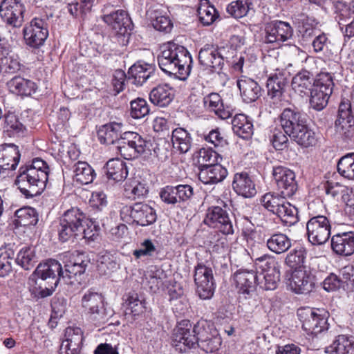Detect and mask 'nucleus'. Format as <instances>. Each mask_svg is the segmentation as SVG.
<instances>
[{"label":"nucleus","instance_id":"18","mask_svg":"<svg viewBox=\"0 0 354 354\" xmlns=\"http://www.w3.org/2000/svg\"><path fill=\"white\" fill-rule=\"evenodd\" d=\"M272 175L281 195L290 197L295 194L297 184L293 171L283 166H277L273 168Z\"/></svg>","mask_w":354,"mask_h":354},{"label":"nucleus","instance_id":"27","mask_svg":"<svg viewBox=\"0 0 354 354\" xmlns=\"http://www.w3.org/2000/svg\"><path fill=\"white\" fill-rule=\"evenodd\" d=\"M20 160L18 147L14 144L0 145V174L6 170H15Z\"/></svg>","mask_w":354,"mask_h":354},{"label":"nucleus","instance_id":"26","mask_svg":"<svg viewBox=\"0 0 354 354\" xmlns=\"http://www.w3.org/2000/svg\"><path fill=\"white\" fill-rule=\"evenodd\" d=\"M331 248L337 255L348 257L354 253V232L337 233L331 237Z\"/></svg>","mask_w":354,"mask_h":354},{"label":"nucleus","instance_id":"34","mask_svg":"<svg viewBox=\"0 0 354 354\" xmlns=\"http://www.w3.org/2000/svg\"><path fill=\"white\" fill-rule=\"evenodd\" d=\"M64 336L62 346H65L71 352L69 354L79 353L84 339L82 329L79 327L69 326L65 329Z\"/></svg>","mask_w":354,"mask_h":354},{"label":"nucleus","instance_id":"57","mask_svg":"<svg viewBox=\"0 0 354 354\" xmlns=\"http://www.w3.org/2000/svg\"><path fill=\"white\" fill-rule=\"evenodd\" d=\"M4 131L12 133V136H21L24 133L25 127L21 123L17 115L10 113L5 117Z\"/></svg>","mask_w":354,"mask_h":354},{"label":"nucleus","instance_id":"31","mask_svg":"<svg viewBox=\"0 0 354 354\" xmlns=\"http://www.w3.org/2000/svg\"><path fill=\"white\" fill-rule=\"evenodd\" d=\"M227 175V169L218 163L199 169L198 178L206 185L216 184L223 181Z\"/></svg>","mask_w":354,"mask_h":354},{"label":"nucleus","instance_id":"60","mask_svg":"<svg viewBox=\"0 0 354 354\" xmlns=\"http://www.w3.org/2000/svg\"><path fill=\"white\" fill-rule=\"evenodd\" d=\"M288 136L283 131L275 129L272 135L271 142L277 150H283L288 147Z\"/></svg>","mask_w":354,"mask_h":354},{"label":"nucleus","instance_id":"38","mask_svg":"<svg viewBox=\"0 0 354 354\" xmlns=\"http://www.w3.org/2000/svg\"><path fill=\"white\" fill-rule=\"evenodd\" d=\"M121 127V123L115 122L102 125L97 131V137L100 142L107 145L118 143Z\"/></svg>","mask_w":354,"mask_h":354},{"label":"nucleus","instance_id":"49","mask_svg":"<svg viewBox=\"0 0 354 354\" xmlns=\"http://www.w3.org/2000/svg\"><path fill=\"white\" fill-rule=\"evenodd\" d=\"M15 223L20 226L35 225L38 221L36 210L30 207H24L15 213Z\"/></svg>","mask_w":354,"mask_h":354},{"label":"nucleus","instance_id":"44","mask_svg":"<svg viewBox=\"0 0 354 354\" xmlns=\"http://www.w3.org/2000/svg\"><path fill=\"white\" fill-rule=\"evenodd\" d=\"M21 66L19 57L14 51L0 57V73L3 75L15 73Z\"/></svg>","mask_w":354,"mask_h":354},{"label":"nucleus","instance_id":"43","mask_svg":"<svg viewBox=\"0 0 354 354\" xmlns=\"http://www.w3.org/2000/svg\"><path fill=\"white\" fill-rule=\"evenodd\" d=\"M290 137L304 147L314 146L317 142L315 133L308 127L306 122L295 130Z\"/></svg>","mask_w":354,"mask_h":354},{"label":"nucleus","instance_id":"39","mask_svg":"<svg viewBox=\"0 0 354 354\" xmlns=\"http://www.w3.org/2000/svg\"><path fill=\"white\" fill-rule=\"evenodd\" d=\"M147 15L151 20L153 27L158 31L168 33L173 28V24L168 16L163 15L162 11L158 8H150Z\"/></svg>","mask_w":354,"mask_h":354},{"label":"nucleus","instance_id":"17","mask_svg":"<svg viewBox=\"0 0 354 354\" xmlns=\"http://www.w3.org/2000/svg\"><path fill=\"white\" fill-rule=\"evenodd\" d=\"M48 28L46 19L37 17L32 19L23 30L26 44L34 48L41 46L48 36Z\"/></svg>","mask_w":354,"mask_h":354},{"label":"nucleus","instance_id":"61","mask_svg":"<svg viewBox=\"0 0 354 354\" xmlns=\"http://www.w3.org/2000/svg\"><path fill=\"white\" fill-rule=\"evenodd\" d=\"M203 104L207 109L214 112L223 106L221 96L216 93H212L204 97Z\"/></svg>","mask_w":354,"mask_h":354},{"label":"nucleus","instance_id":"45","mask_svg":"<svg viewBox=\"0 0 354 354\" xmlns=\"http://www.w3.org/2000/svg\"><path fill=\"white\" fill-rule=\"evenodd\" d=\"M171 142L174 148L180 153H187L192 145L190 133L183 128H176L172 131Z\"/></svg>","mask_w":354,"mask_h":354},{"label":"nucleus","instance_id":"47","mask_svg":"<svg viewBox=\"0 0 354 354\" xmlns=\"http://www.w3.org/2000/svg\"><path fill=\"white\" fill-rule=\"evenodd\" d=\"M119 267L117 257L113 254L104 252L99 255L97 261V269L102 275H109Z\"/></svg>","mask_w":354,"mask_h":354},{"label":"nucleus","instance_id":"24","mask_svg":"<svg viewBox=\"0 0 354 354\" xmlns=\"http://www.w3.org/2000/svg\"><path fill=\"white\" fill-rule=\"evenodd\" d=\"M258 277L254 270H240L235 272L234 275V281L238 292L242 295L243 297L247 296L255 290L257 286Z\"/></svg>","mask_w":354,"mask_h":354},{"label":"nucleus","instance_id":"42","mask_svg":"<svg viewBox=\"0 0 354 354\" xmlns=\"http://www.w3.org/2000/svg\"><path fill=\"white\" fill-rule=\"evenodd\" d=\"M232 125L234 133L241 138L247 139L253 133L252 122L245 114H236Z\"/></svg>","mask_w":354,"mask_h":354},{"label":"nucleus","instance_id":"25","mask_svg":"<svg viewBox=\"0 0 354 354\" xmlns=\"http://www.w3.org/2000/svg\"><path fill=\"white\" fill-rule=\"evenodd\" d=\"M279 122L283 130L290 136L306 120L297 109L286 108L281 113Z\"/></svg>","mask_w":354,"mask_h":354},{"label":"nucleus","instance_id":"41","mask_svg":"<svg viewBox=\"0 0 354 354\" xmlns=\"http://www.w3.org/2000/svg\"><path fill=\"white\" fill-rule=\"evenodd\" d=\"M291 240L283 233L272 234L266 240L268 249L277 254H281L288 251L291 247Z\"/></svg>","mask_w":354,"mask_h":354},{"label":"nucleus","instance_id":"10","mask_svg":"<svg viewBox=\"0 0 354 354\" xmlns=\"http://www.w3.org/2000/svg\"><path fill=\"white\" fill-rule=\"evenodd\" d=\"M334 86L333 76L330 73L322 72L315 81V85L310 91V105L317 111L323 110L328 104Z\"/></svg>","mask_w":354,"mask_h":354},{"label":"nucleus","instance_id":"28","mask_svg":"<svg viewBox=\"0 0 354 354\" xmlns=\"http://www.w3.org/2000/svg\"><path fill=\"white\" fill-rule=\"evenodd\" d=\"M103 20L120 35H124L127 33V28H130L131 19L123 10H117L104 15Z\"/></svg>","mask_w":354,"mask_h":354},{"label":"nucleus","instance_id":"51","mask_svg":"<svg viewBox=\"0 0 354 354\" xmlns=\"http://www.w3.org/2000/svg\"><path fill=\"white\" fill-rule=\"evenodd\" d=\"M152 72V67L150 64L142 61L134 63V86H142L151 77Z\"/></svg>","mask_w":354,"mask_h":354},{"label":"nucleus","instance_id":"15","mask_svg":"<svg viewBox=\"0 0 354 354\" xmlns=\"http://www.w3.org/2000/svg\"><path fill=\"white\" fill-rule=\"evenodd\" d=\"M306 230L308 241L312 244L322 245L330 236V222L325 216L315 215L307 222Z\"/></svg>","mask_w":354,"mask_h":354},{"label":"nucleus","instance_id":"46","mask_svg":"<svg viewBox=\"0 0 354 354\" xmlns=\"http://www.w3.org/2000/svg\"><path fill=\"white\" fill-rule=\"evenodd\" d=\"M74 180L82 185L93 182L95 176L94 170L86 162L79 161L73 166Z\"/></svg>","mask_w":354,"mask_h":354},{"label":"nucleus","instance_id":"11","mask_svg":"<svg viewBox=\"0 0 354 354\" xmlns=\"http://www.w3.org/2000/svg\"><path fill=\"white\" fill-rule=\"evenodd\" d=\"M201 328V322H198L192 328L189 321L180 322L174 331L173 346L181 353L195 348L198 343V332Z\"/></svg>","mask_w":354,"mask_h":354},{"label":"nucleus","instance_id":"22","mask_svg":"<svg viewBox=\"0 0 354 354\" xmlns=\"http://www.w3.org/2000/svg\"><path fill=\"white\" fill-rule=\"evenodd\" d=\"M198 332V346L206 353H213L218 350L221 344V338L215 329L211 328L207 322H201Z\"/></svg>","mask_w":354,"mask_h":354},{"label":"nucleus","instance_id":"48","mask_svg":"<svg viewBox=\"0 0 354 354\" xmlns=\"http://www.w3.org/2000/svg\"><path fill=\"white\" fill-rule=\"evenodd\" d=\"M197 13L199 21L204 26L212 24L218 17L216 8L210 5L208 0H200Z\"/></svg>","mask_w":354,"mask_h":354},{"label":"nucleus","instance_id":"2","mask_svg":"<svg viewBox=\"0 0 354 354\" xmlns=\"http://www.w3.org/2000/svg\"><path fill=\"white\" fill-rule=\"evenodd\" d=\"M48 171L45 161L35 158L30 165L19 168L15 184L26 198L39 195L45 189Z\"/></svg>","mask_w":354,"mask_h":354},{"label":"nucleus","instance_id":"4","mask_svg":"<svg viewBox=\"0 0 354 354\" xmlns=\"http://www.w3.org/2000/svg\"><path fill=\"white\" fill-rule=\"evenodd\" d=\"M35 274L40 281H46L47 279L52 280V285L49 287L41 288V283H39V288L32 287L30 290L35 297L44 298L53 294L55 288L58 284L60 279L63 280V277H66L61 264L55 259H48L44 263H40L35 271Z\"/></svg>","mask_w":354,"mask_h":354},{"label":"nucleus","instance_id":"29","mask_svg":"<svg viewBox=\"0 0 354 354\" xmlns=\"http://www.w3.org/2000/svg\"><path fill=\"white\" fill-rule=\"evenodd\" d=\"M232 187L235 192L244 198H252L257 194L255 184L247 173H237L234 176Z\"/></svg>","mask_w":354,"mask_h":354},{"label":"nucleus","instance_id":"21","mask_svg":"<svg viewBox=\"0 0 354 354\" xmlns=\"http://www.w3.org/2000/svg\"><path fill=\"white\" fill-rule=\"evenodd\" d=\"M212 45L207 44L202 48L198 53V60L204 69H210L212 72H217L222 69L224 65V57L222 51Z\"/></svg>","mask_w":354,"mask_h":354},{"label":"nucleus","instance_id":"1","mask_svg":"<svg viewBox=\"0 0 354 354\" xmlns=\"http://www.w3.org/2000/svg\"><path fill=\"white\" fill-rule=\"evenodd\" d=\"M158 63L165 73L174 75L178 79L185 80L190 73L192 58L184 46L170 41L161 46Z\"/></svg>","mask_w":354,"mask_h":354},{"label":"nucleus","instance_id":"3","mask_svg":"<svg viewBox=\"0 0 354 354\" xmlns=\"http://www.w3.org/2000/svg\"><path fill=\"white\" fill-rule=\"evenodd\" d=\"M254 235V232L250 233L246 241L248 245L251 246L252 258L254 259L255 264L262 268V272L257 274V286L262 290H273L280 281V263L274 256L268 254L258 256L257 250L260 245L253 242Z\"/></svg>","mask_w":354,"mask_h":354},{"label":"nucleus","instance_id":"50","mask_svg":"<svg viewBox=\"0 0 354 354\" xmlns=\"http://www.w3.org/2000/svg\"><path fill=\"white\" fill-rule=\"evenodd\" d=\"M337 171L345 178L354 180V153H349L339 159Z\"/></svg>","mask_w":354,"mask_h":354},{"label":"nucleus","instance_id":"36","mask_svg":"<svg viewBox=\"0 0 354 354\" xmlns=\"http://www.w3.org/2000/svg\"><path fill=\"white\" fill-rule=\"evenodd\" d=\"M156 221L155 210L143 203H134V222L141 226H147Z\"/></svg>","mask_w":354,"mask_h":354},{"label":"nucleus","instance_id":"8","mask_svg":"<svg viewBox=\"0 0 354 354\" xmlns=\"http://www.w3.org/2000/svg\"><path fill=\"white\" fill-rule=\"evenodd\" d=\"M328 131L331 136L336 139L346 142H354V118L351 113V103H340L334 126Z\"/></svg>","mask_w":354,"mask_h":354},{"label":"nucleus","instance_id":"35","mask_svg":"<svg viewBox=\"0 0 354 354\" xmlns=\"http://www.w3.org/2000/svg\"><path fill=\"white\" fill-rule=\"evenodd\" d=\"M7 86L12 93L28 96L35 93L37 86L32 80L21 76H15L7 82Z\"/></svg>","mask_w":354,"mask_h":354},{"label":"nucleus","instance_id":"54","mask_svg":"<svg viewBox=\"0 0 354 354\" xmlns=\"http://www.w3.org/2000/svg\"><path fill=\"white\" fill-rule=\"evenodd\" d=\"M16 262L25 270L31 269L36 262L34 248L30 246L22 248L18 252Z\"/></svg>","mask_w":354,"mask_h":354},{"label":"nucleus","instance_id":"19","mask_svg":"<svg viewBox=\"0 0 354 354\" xmlns=\"http://www.w3.org/2000/svg\"><path fill=\"white\" fill-rule=\"evenodd\" d=\"M205 223L211 227L216 228L224 234L234 233L232 223L225 210L215 206L207 209Z\"/></svg>","mask_w":354,"mask_h":354},{"label":"nucleus","instance_id":"30","mask_svg":"<svg viewBox=\"0 0 354 354\" xmlns=\"http://www.w3.org/2000/svg\"><path fill=\"white\" fill-rule=\"evenodd\" d=\"M237 86L243 101L247 103L254 102L261 95V88L259 84L248 77H241L237 80Z\"/></svg>","mask_w":354,"mask_h":354},{"label":"nucleus","instance_id":"6","mask_svg":"<svg viewBox=\"0 0 354 354\" xmlns=\"http://www.w3.org/2000/svg\"><path fill=\"white\" fill-rule=\"evenodd\" d=\"M81 302L89 320L96 325L106 323L113 315V310L106 306L102 295L91 289L84 294Z\"/></svg>","mask_w":354,"mask_h":354},{"label":"nucleus","instance_id":"62","mask_svg":"<svg viewBox=\"0 0 354 354\" xmlns=\"http://www.w3.org/2000/svg\"><path fill=\"white\" fill-rule=\"evenodd\" d=\"M344 286V281L335 274H330L323 281V288L327 292L335 291Z\"/></svg>","mask_w":354,"mask_h":354},{"label":"nucleus","instance_id":"55","mask_svg":"<svg viewBox=\"0 0 354 354\" xmlns=\"http://www.w3.org/2000/svg\"><path fill=\"white\" fill-rule=\"evenodd\" d=\"M133 132L127 131L121 135L119 142L118 143V149L121 156L126 160H131L133 152V141L130 140Z\"/></svg>","mask_w":354,"mask_h":354},{"label":"nucleus","instance_id":"5","mask_svg":"<svg viewBox=\"0 0 354 354\" xmlns=\"http://www.w3.org/2000/svg\"><path fill=\"white\" fill-rule=\"evenodd\" d=\"M286 196L275 193H266L261 198V205L277 215L284 225L291 226L298 221L297 208L288 203Z\"/></svg>","mask_w":354,"mask_h":354},{"label":"nucleus","instance_id":"52","mask_svg":"<svg viewBox=\"0 0 354 354\" xmlns=\"http://www.w3.org/2000/svg\"><path fill=\"white\" fill-rule=\"evenodd\" d=\"M222 160V157L212 149L202 148L198 151L197 161L199 169L218 164Z\"/></svg>","mask_w":354,"mask_h":354},{"label":"nucleus","instance_id":"23","mask_svg":"<svg viewBox=\"0 0 354 354\" xmlns=\"http://www.w3.org/2000/svg\"><path fill=\"white\" fill-rule=\"evenodd\" d=\"M288 286L297 294H308L312 291L314 282L312 276L306 270L295 269L288 279Z\"/></svg>","mask_w":354,"mask_h":354},{"label":"nucleus","instance_id":"56","mask_svg":"<svg viewBox=\"0 0 354 354\" xmlns=\"http://www.w3.org/2000/svg\"><path fill=\"white\" fill-rule=\"evenodd\" d=\"M251 5L249 0H236L227 6V11L234 17L241 18L247 15Z\"/></svg>","mask_w":354,"mask_h":354},{"label":"nucleus","instance_id":"9","mask_svg":"<svg viewBox=\"0 0 354 354\" xmlns=\"http://www.w3.org/2000/svg\"><path fill=\"white\" fill-rule=\"evenodd\" d=\"M88 221L86 215L77 208H71L66 211L60 218L58 229L59 239L62 242L78 236Z\"/></svg>","mask_w":354,"mask_h":354},{"label":"nucleus","instance_id":"63","mask_svg":"<svg viewBox=\"0 0 354 354\" xmlns=\"http://www.w3.org/2000/svg\"><path fill=\"white\" fill-rule=\"evenodd\" d=\"M204 138L206 142L216 147H224L227 144V140L218 129L210 131L208 134L205 136Z\"/></svg>","mask_w":354,"mask_h":354},{"label":"nucleus","instance_id":"53","mask_svg":"<svg viewBox=\"0 0 354 354\" xmlns=\"http://www.w3.org/2000/svg\"><path fill=\"white\" fill-rule=\"evenodd\" d=\"M151 147L150 141L134 133V158L140 157L145 160H148L151 156Z\"/></svg>","mask_w":354,"mask_h":354},{"label":"nucleus","instance_id":"13","mask_svg":"<svg viewBox=\"0 0 354 354\" xmlns=\"http://www.w3.org/2000/svg\"><path fill=\"white\" fill-rule=\"evenodd\" d=\"M24 6L21 0H3L0 5V15L3 21L12 27L13 35L19 36L24 23Z\"/></svg>","mask_w":354,"mask_h":354},{"label":"nucleus","instance_id":"20","mask_svg":"<svg viewBox=\"0 0 354 354\" xmlns=\"http://www.w3.org/2000/svg\"><path fill=\"white\" fill-rule=\"evenodd\" d=\"M288 84V74L283 69H276L267 80L268 95L274 104L280 105Z\"/></svg>","mask_w":354,"mask_h":354},{"label":"nucleus","instance_id":"12","mask_svg":"<svg viewBox=\"0 0 354 354\" xmlns=\"http://www.w3.org/2000/svg\"><path fill=\"white\" fill-rule=\"evenodd\" d=\"M83 258H84V254H80L77 251L73 253L68 252L64 254L65 263L64 272L66 276L63 277L64 283L71 285L81 283V276L84 273L88 263V261Z\"/></svg>","mask_w":354,"mask_h":354},{"label":"nucleus","instance_id":"33","mask_svg":"<svg viewBox=\"0 0 354 354\" xmlns=\"http://www.w3.org/2000/svg\"><path fill=\"white\" fill-rule=\"evenodd\" d=\"M174 90L167 84H159L149 94L150 101L155 105L165 107L174 100Z\"/></svg>","mask_w":354,"mask_h":354},{"label":"nucleus","instance_id":"14","mask_svg":"<svg viewBox=\"0 0 354 354\" xmlns=\"http://www.w3.org/2000/svg\"><path fill=\"white\" fill-rule=\"evenodd\" d=\"M194 280L199 297L202 299H211L215 290L212 268L203 263H198L194 268Z\"/></svg>","mask_w":354,"mask_h":354},{"label":"nucleus","instance_id":"7","mask_svg":"<svg viewBox=\"0 0 354 354\" xmlns=\"http://www.w3.org/2000/svg\"><path fill=\"white\" fill-rule=\"evenodd\" d=\"M297 316L308 335L316 336L328 329V313L324 308L302 307L298 309Z\"/></svg>","mask_w":354,"mask_h":354},{"label":"nucleus","instance_id":"32","mask_svg":"<svg viewBox=\"0 0 354 354\" xmlns=\"http://www.w3.org/2000/svg\"><path fill=\"white\" fill-rule=\"evenodd\" d=\"M315 81L310 72L301 71L293 77L292 88L301 97L307 96L315 85Z\"/></svg>","mask_w":354,"mask_h":354},{"label":"nucleus","instance_id":"59","mask_svg":"<svg viewBox=\"0 0 354 354\" xmlns=\"http://www.w3.org/2000/svg\"><path fill=\"white\" fill-rule=\"evenodd\" d=\"M305 252L301 248L294 249L288 254L285 259V263L291 268H297L304 263Z\"/></svg>","mask_w":354,"mask_h":354},{"label":"nucleus","instance_id":"37","mask_svg":"<svg viewBox=\"0 0 354 354\" xmlns=\"http://www.w3.org/2000/svg\"><path fill=\"white\" fill-rule=\"evenodd\" d=\"M325 351L328 354H354V337L338 335L333 344L326 348Z\"/></svg>","mask_w":354,"mask_h":354},{"label":"nucleus","instance_id":"40","mask_svg":"<svg viewBox=\"0 0 354 354\" xmlns=\"http://www.w3.org/2000/svg\"><path fill=\"white\" fill-rule=\"evenodd\" d=\"M106 174L109 179L120 182L127 177V165L119 158L111 159L106 164Z\"/></svg>","mask_w":354,"mask_h":354},{"label":"nucleus","instance_id":"58","mask_svg":"<svg viewBox=\"0 0 354 354\" xmlns=\"http://www.w3.org/2000/svg\"><path fill=\"white\" fill-rule=\"evenodd\" d=\"M14 255V251L10 248L0 250V277L8 275L12 270Z\"/></svg>","mask_w":354,"mask_h":354},{"label":"nucleus","instance_id":"16","mask_svg":"<svg viewBox=\"0 0 354 354\" xmlns=\"http://www.w3.org/2000/svg\"><path fill=\"white\" fill-rule=\"evenodd\" d=\"M265 31V43L272 44L274 48L280 47L293 35V29L290 25L288 22L278 20L268 23Z\"/></svg>","mask_w":354,"mask_h":354},{"label":"nucleus","instance_id":"64","mask_svg":"<svg viewBox=\"0 0 354 354\" xmlns=\"http://www.w3.org/2000/svg\"><path fill=\"white\" fill-rule=\"evenodd\" d=\"M160 197L164 203L168 205H176L178 203L174 186L167 185L161 189Z\"/></svg>","mask_w":354,"mask_h":354}]
</instances>
